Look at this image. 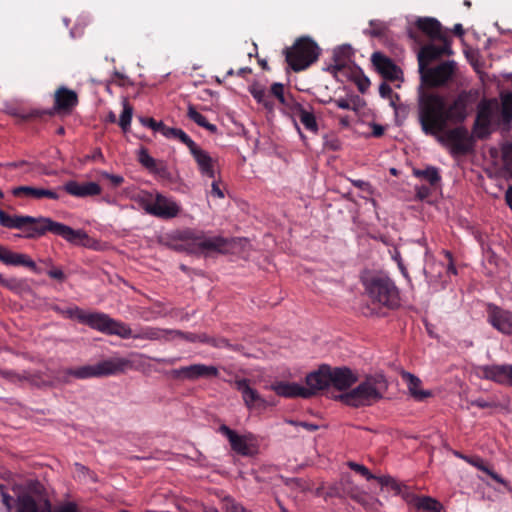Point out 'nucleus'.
Listing matches in <instances>:
<instances>
[{"label":"nucleus","mask_w":512,"mask_h":512,"mask_svg":"<svg viewBox=\"0 0 512 512\" xmlns=\"http://www.w3.org/2000/svg\"><path fill=\"white\" fill-rule=\"evenodd\" d=\"M477 93L461 90L446 98L435 91L421 90L418 96V121L425 135L438 137L451 146L456 155H466L474 148V135L462 124L473 110Z\"/></svg>","instance_id":"nucleus-1"},{"label":"nucleus","mask_w":512,"mask_h":512,"mask_svg":"<svg viewBox=\"0 0 512 512\" xmlns=\"http://www.w3.org/2000/svg\"><path fill=\"white\" fill-rule=\"evenodd\" d=\"M0 225L8 229L25 230L24 238L35 239L45 235L47 232L62 237L71 244H84L88 239L85 231L75 230L68 225L56 222L49 217H32L28 215H9L0 209Z\"/></svg>","instance_id":"nucleus-2"},{"label":"nucleus","mask_w":512,"mask_h":512,"mask_svg":"<svg viewBox=\"0 0 512 512\" xmlns=\"http://www.w3.org/2000/svg\"><path fill=\"white\" fill-rule=\"evenodd\" d=\"M165 244L176 252L187 254H208L211 252L227 253L231 248V241L222 236H207L199 229L183 228L166 234Z\"/></svg>","instance_id":"nucleus-3"},{"label":"nucleus","mask_w":512,"mask_h":512,"mask_svg":"<svg viewBox=\"0 0 512 512\" xmlns=\"http://www.w3.org/2000/svg\"><path fill=\"white\" fill-rule=\"evenodd\" d=\"M131 367V361L122 357H112L94 365L59 368L52 373L53 381L57 384H70L72 379L100 378L123 373Z\"/></svg>","instance_id":"nucleus-4"},{"label":"nucleus","mask_w":512,"mask_h":512,"mask_svg":"<svg viewBox=\"0 0 512 512\" xmlns=\"http://www.w3.org/2000/svg\"><path fill=\"white\" fill-rule=\"evenodd\" d=\"M357 380V375L347 367H331L324 364L306 376V385L313 387L316 395L330 386L339 391L347 390Z\"/></svg>","instance_id":"nucleus-5"},{"label":"nucleus","mask_w":512,"mask_h":512,"mask_svg":"<svg viewBox=\"0 0 512 512\" xmlns=\"http://www.w3.org/2000/svg\"><path fill=\"white\" fill-rule=\"evenodd\" d=\"M386 387L383 375H369L355 388L338 395L336 399L355 408L370 406L382 398V390Z\"/></svg>","instance_id":"nucleus-6"},{"label":"nucleus","mask_w":512,"mask_h":512,"mask_svg":"<svg viewBox=\"0 0 512 512\" xmlns=\"http://www.w3.org/2000/svg\"><path fill=\"white\" fill-rule=\"evenodd\" d=\"M370 300L388 309H396L400 305V292L394 281L384 274H376L364 282Z\"/></svg>","instance_id":"nucleus-7"},{"label":"nucleus","mask_w":512,"mask_h":512,"mask_svg":"<svg viewBox=\"0 0 512 512\" xmlns=\"http://www.w3.org/2000/svg\"><path fill=\"white\" fill-rule=\"evenodd\" d=\"M78 95L74 90L65 86H60L54 92V106L51 109H31L28 112L14 111L12 115L21 121L32 119L45 120L55 115V113H70L78 105Z\"/></svg>","instance_id":"nucleus-8"},{"label":"nucleus","mask_w":512,"mask_h":512,"mask_svg":"<svg viewBox=\"0 0 512 512\" xmlns=\"http://www.w3.org/2000/svg\"><path fill=\"white\" fill-rule=\"evenodd\" d=\"M320 51V47L312 38L302 36L297 38L291 47L285 48L283 53L288 66L299 72L316 62Z\"/></svg>","instance_id":"nucleus-9"},{"label":"nucleus","mask_w":512,"mask_h":512,"mask_svg":"<svg viewBox=\"0 0 512 512\" xmlns=\"http://www.w3.org/2000/svg\"><path fill=\"white\" fill-rule=\"evenodd\" d=\"M63 315L68 318H77L79 322L88 325L106 335H121L124 333L123 326L115 322L108 314L102 312H85L78 307L67 308Z\"/></svg>","instance_id":"nucleus-10"},{"label":"nucleus","mask_w":512,"mask_h":512,"mask_svg":"<svg viewBox=\"0 0 512 512\" xmlns=\"http://www.w3.org/2000/svg\"><path fill=\"white\" fill-rule=\"evenodd\" d=\"M141 206L147 214L163 220L176 218L182 211L177 201L161 193H156L154 197L150 194L149 198L141 201Z\"/></svg>","instance_id":"nucleus-11"},{"label":"nucleus","mask_w":512,"mask_h":512,"mask_svg":"<svg viewBox=\"0 0 512 512\" xmlns=\"http://www.w3.org/2000/svg\"><path fill=\"white\" fill-rule=\"evenodd\" d=\"M457 71V63L454 60L443 61L434 67H425L419 70L423 85L435 88L442 87L453 80Z\"/></svg>","instance_id":"nucleus-12"},{"label":"nucleus","mask_w":512,"mask_h":512,"mask_svg":"<svg viewBox=\"0 0 512 512\" xmlns=\"http://www.w3.org/2000/svg\"><path fill=\"white\" fill-rule=\"evenodd\" d=\"M115 322L123 326L124 333L121 335H117L122 339H140V340H170L174 339L177 336H184V332L180 330H172V329H161L156 327H142L137 333H134L130 326L122 321L116 320Z\"/></svg>","instance_id":"nucleus-13"},{"label":"nucleus","mask_w":512,"mask_h":512,"mask_svg":"<svg viewBox=\"0 0 512 512\" xmlns=\"http://www.w3.org/2000/svg\"><path fill=\"white\" fill-rule=\"evenodd\" d=\"M219 432L227 437L231 449L241 456H253L258 451V446L255 443V438L252 434L239 435L227 425H221Z\"/></svg>","instance_id":"nucleus-14"},{"label":"nucleus","mask_w":512,"mask_h":512,"mask_svg":"<svg viewBox=\"0 0 512 512\" xmlns=\"http://www.w3.org/2000/svg\"><path fill=\"white\" fill-rule=\"evenodd\" d=\"M233 385L237 391L241 393L244 405L248 410L254 409H266L268 406L275 405L274 402H270L263 398L260 393L250 386V380L246 378H236Z\"/></svg>","instance_id":"nucleus-15"},{"label":"nucleus","mask_w":512,"mask_h":512,"mask_svg":"<svg viewBox=\"0 0 512 512\" xmlns=\"http://www.w3.org/2000/svg\"><path fill=\"white\" fill-rule=\"evenodd\" d=\"M438 40L442 42L441 46H437L435 44H428L421 48L418 54L419 70L425 69V67H428L432 61L441 58L443 55L449 56L453 53L451 48V39L449 36L444 37V39Z\"/></svg>","instance_id":"nucleus-16"},{"label":"nucleus","mask_w":512,"mask_h":512,"mask_svg":"<svg viewBox=\"0 0 512 512\" xmlns=\"http://www.w3.org/2000/svg\"><path fill=\"white\" fill-rule=\"evenodd\" d=\"M477 375L500 385L512 387V365H482L477 368Z\"/></svg>","instance_id":"nucleus-17"},{"label":"nucleus","mask_w":512,"mask_h":512,"mask_svg":"<svg viewBox=\"0 0 512 512\" xmlns=\"http://www.w3.org/2000/svg\"><path fill=\"white\" fill-rule=\"evenodd\" d=\"M492 108L488 101L483 100L477 108L472 133L477 139H486L491 134Z\"/></svg>","instance_id":"nucleus-18"},{"label":"nucleus","mask_w":512,"mask_h":512,"mask_svg":"<svg viewBox=\"0 0 512 512\" xmlns=\"http://www.w3.org/2000/svg\"><path fill=\"white\" fill-rule=\"evenodd\" d=\"M487 321L499 332L512 334V311L490 303L487 305Z\"/></svg>","instance_id":"nucleus-19"},{"label":"nucleus","mask_w":512,"mask_h":512,"mask_svg":"<svg viewBox=\"0 0 512 512\" xmlns=\"http://www.w3.org/2000/svg\"><path fill=\"white\" fill-rule=\"evenodd\" d=\"M172 376L174 378H182L187 380H196L199 378H211L217 377L219 374L218 368L215 366H208L205 364H192L189 366H183L179 369L172 370Z\"/></svg>","instance_id":"nucleus-20"},{"label":"nucleus","mask_w":512,"mask_h":512,"mask_svg":"<svg viewBox=\"0 0 512 512\" xmlns=\"http://www.w3.org/2000/svg\"><path fill=\"white\" fill-rule=\"evenodd\" d=\"M269 388L278 396L285 398L302 397L306 399L315 395L313 387H304L297 383H290L285 381L274 382L270 385Z\"/></svg>","instance_id":"nucleus-21"},{"label":"nucleus","mask_w":512,"mask_h":512,"mask_svg":"<svg viewBox=\"0 0 512 512\" xmlns=\"http://www.w3.org/2000/svg\"><path fill=\"white\" fill-rule=\"evenodd\" d=\"M138 162L146 168L150 173L162 179H170L171 174L168 170L167 164L163 160H157L149 155L148 149L141 147L137 153Z\"/></svg>","instance_id":"nucleus-22"},{"label":"nucleus","mask_w":512,"mask_h":512,"mask_svg":"<svg viewBox=\"0 0 512 512\" xmlns=\"http://www.w3.org/2000/svg\"><path fill=\"white\" fill-rule=\"evenodd\" d=\"M0 261L5 265L27 267L34 273L41 272L35 261L27 254L12 252L2 245H0Z\"/></svg>","instance_id":"nucleus-23"},{"label":"nucleus","mask_w":512,"mask_h":512,"mask_svg":"<svg viewBox=\"0 0 512 512\" xmlns=\"http://www.w3.org/2000/svg\"><path fill=\"white\" fill-rule=\"evenodd\" d=\"M60 189L78 198L97 196L102 191L101 186L96 182L79 183L74 180L66 182Z\"/></svg>","instance_id":"nucleus-24"},{"label":"nucleus","mask_w":512,"mask_h":512,"mask_svg":"<svg viewBox=\"0 0 512 512\" xmlns=\"http://www.w3.org/2000/svg\"><path fill=\"white\" fill-rule=\"evenodd\" d=\"M11 193L15 197H27L37 200L42 198L58 200L60 198V195L55 190L33 186H17L11 190Z\"/></svg>","instance_id":"nucleus-25"},{"label":"nucleus","mask_w":512,"mask_h":512,"mask_svg":"<svg viewBox=\"0 0 512 512\" xmlns=\"http://www.w3.org/2000/svg\"><path fill=\"white\" fill-rule=\"evenodd\" d=\"M195 162L197 163L198 169L202 175L207 176L211 179H215V163L216 161L209 155L208 152L196 145L191 151Z\"/></svg>","instance_id":"nucleus-26"},{"label":"nucleus","mask_w":512,"mask_h":512,"mask_svg":"<svg viewBox=\"0 0 512 512\" xmlns=\"http://www.w3.org/2000/svg\"><path fill=\"white\" fill-rule=\"evenodd\" d=\"M371 61L375 66L376 70L384 78L389 80L397 79L398 67L390 58H388L381 52H374L372 54Z\"/></svg>","instance_id":"nucleus-27"},{"label":"nucleus","mask_w":512,"mask_h":512,"mask_svg":"<svg viewBox=\"0 0 512 512\" xmlns=\"http://www.w3.org/2000/svg\"><path fill=\"white\" fill-rule=\"evenodd\" d=\"M351 54V47L348 45L335 49L333 52V64H330L326 68V71L331 73L334 77H338L339 73H342L348 67Z\"/></svg>","instance_id":"nucleus-28"},{"label":"nucleus","mask_w":512,"mask_h":512,"mask_svg":"<svg viewBox=\"0 0 512 512\" xmlns=\"http://www.w3.org/2000/svg\"><path fill=\"white\" fill-rule=\"evenodd\" d=\"M415 24L419 31L433 40L444 39V37L448 36L447 32L443 31L441 23L435 18H418Z\"/></svg>","instance_id":"nucleus-29"},{"label":"nucleus","mask_w":512,"mask_h":512,"mask_svg":"<svg viewBox=\"0 0 512 512\" xmlns=\"http://www.w3.org/2000/svg\"><path fill=\"white\" fill-rule=\"evenodd\" d=\"M410 512H441L442 504L429 496H412Z\"/></svg>","instance_id":"nucleus-30"},{"label":"nucleus","mask_w":512,"mask_h":512,"mask_svg":"<svg viewBox=\"0 0 512 512\" xmlns=\"http://www.w3.org/2000/svg\"><path fill=\"white\" fill-rule=\"evenodd\" d=\"M290 111L299 118L300 122L308 131L314 134L318 133L319 127L313 112L307 111L299 102L294 104V107Z\"/></svg>","instance_id":"nucleus-31"},{"label":"nucleus","mask_w":512,"mask_h":512,"mask_svg":"<svg viewBox=\"0 0 512 512\" xmlns=\"http://www.w3.org/2000/svg\"><path fill=\"white\" fill-rule=\"evenodd\" d=\"M402 378L407 382V386L411 396L417 401H423L428 397L432 396V392L429 390H423L420 388L421 380L415 375L405 372L402 374Z\"/></svg>","instance_id":"nucleus-32"},{"label":"nucleus","mask_w":512,"mask_h":512,"mask_svg":"<svg viewBox=\"0 0 512 512\" xmlns=\"http://www.w3.org/2000/svg\"><path fill=\"white\" fill-rule=\"evenodd\" d=\"M270 95L271 98L275 97L283 106L289 110L294 107V104L298 103L291 94H285L284 85L278 82L271 85Z\"/></svg>","instance_id":"nucleus-33"},{"label":"nucleus","mask_w":512,"mask_h":512,"mask_svg":"<svg viewBox=\"0 0 512 512\" xmlns=\"http://www.w3.org/2000/svg\"><path fill=\"white\" fill-rule=\"evenodd\" d=\"M467 463L471 464L472 466L478 468L479 470L485 472L488 474L494 481L497 483L502 484L504 487L508 488L509 483L503 479L498 473L494 472L493 470L489 469L485 464L481 457L479 456H468V460H466Z\"/></svg>","instance_id":"nucleus-34"},{"label":"nucleus","mask_w":512,"mask_h":512,"mask_svg":"<svg viewBox=\"0 0 512 512\" xmlns=\"http://www.w3.org/2000/svg\"><path fill=\"white\" fill-rule=\"evenodd\" d=\"M164 136L166 138H173L179 140L181 143L186 145L191 151L197 144L191 139V137L179 128L168 127L164 129Z\"/></svg>","instance_id":"nucleus-35"},{"label":"nucleus","mask_w":512,"mask_h":512,"mask_svg":"<svg viewBox=\"0 0 512 512\" xmlns=\"http://www.w3.org/2000/svg\"><path fill=\"white\" fill-rule=\"evenodd\" d=\"M187 116L190 120L194 121L198 126L205 128L211 133H215L217 131V127L214 124L208 122L205 116L199 113L195 106L190 104L188 106Z\"/></svg>","instance_id":"nucleus-36"},{"label":"nucleus","mask_w":512,"mask_h":512,"mask_svg":"<svg viewBox=\"0 0 512 512\" xmlns=\"http://www.w3.org/2000/svg\"><path fill=\"white\" fill-rule=\"evenodd\" d=\"M250 93L253 98L267 110L272 111L274 109V101L271 99L270 92H267L262 87L253 86L250 88Z\"/></svg>","instance_id":"nucleus-37"},{"label":"nucleus","mask_w":512,"mask_h":512,"mask_svg":"<svg viewBox=\"0 0 512 512\" xmlns=\"http://www.w3.org/2000/svg\"><path fill=\"white\" fill-rule=\"evenodd\" d=\"M413 175L417 178H422L426 180L427 182H429L431 186H435L441 180V176L439 175L438 169L433 166H429L423 170L414 169Z\"/></svg>","instance_id":"nucleus-38"},{"label":"nucleus","mask_w":512,"mask_h":512,"mask_svg":"<svg viewBox=\"0 0 512 512\" xmlns=\"http://www.w3.org/2000/svg\"><path fill=\"white\" fill-rule=\"evenodd\" d=\"M342 490L343 493L359 503L365 498V494L348 479L342 483Z\"/></svg>","instance_id":"nucleus-39"},{"label":"nucleus","mask_w":512,"mask_h":512,"mask_svg":"<svg viewBox=\"0 0 512 512\" xmlns=\"http://www.w3.org/2000/svg\"><path fill=\"white\" fill-rule=\"evenodd\" d=\"M133 115V107L128 103L127 100L123 102V111L120 115L119 126L124 132H127L130 128L131 120Z\"/></svg>","instance_id":"nucleus-40"},{"label":"nucleus","mask_w":512,"mask_h":512,"mask_svg":"<svg viewBox=\"0 0 512 512\" xmlns=\"http://www.w3.org/2000/svg\"><path fill=\"white\" fill-rule=\"evenodd\" d=\"M17 512H38L35 500L29 495L19 497Z\"/></svg>","instance_id":"nucleus-41"},{"label":"nucleus","mask_w":512,"mask_h":512,"mask_svg":"<svg viewBox=\"0 0 512 512\" xmlns=\"http://www.w3.org/2000/svg\"><path fill=\"white\" fill-rule=\"evenodd\" d=\"M0 285L11 290L12 292L19 293L25 287V280L17 279V278H4L0 282Z\"/></svg>","instance_id":"nucleus-42"},{"label":"nucleus","mask_w":512,"mask_h":512,"mask_svg":"<svg viewBox=\"0 0 512 512\" xmlns=\"http://www.w3.org/2000/svg\"><path fill=\"white\" fill-rule=\"evenodd\" d=\"M377 480L382 486L390 487L395 494H401L404 486L390 476L378 477Z\"/></svg>","instance_id":"nucleus-43"},{"label":"nucleus","mask_w":512,"mask_h":512,"mask_svg":"<svg viewBox=\"0 0 512 512\" xmlns=\"http://www.w3.org/2000/svg\"><path fill=\"white\" fill-rule=\"evenodd\" d=\"M0 377L6 379L11 383H22L26 376L24 375V371L22 373H19L14 370L1 369Z\"/></svg>","instance_id":"nucleus-44"},{"label":"nucleus","mask_w":512,"mask_h":512,"mask_svg":"<svg viewBox=\"0 0 512 512\" xmlns=\"http://www.w3.org/2000/svg\"><path fill=\"white\" fill-rule=\"evenodd\" d=\"M139 119L144 126L149 127L152 130L160 132L162 135H164V129H166L167 126L163 122H157L155 119L150 117H140Z\"/></svg>","instance_id":"nucleus-45"},{"label":"nucleus","mask_w":512,"mask_h":512,"mask_svg":"<svg viewBox=\"0 0 512 512\" xmlns=\"http://www.w3.org/2000/svg\"><path fill=\"white\" fill-rule=\"evenodd\" d=\"M358 98L357 96H353L350 99L347 98H338V99H332L330 98L327 103H334L338 108L344 109V110H355L354 107V100Z\"/></svg>","instance_id":"nucleus-46"},{"label":"nucleus","mask_w":512,"mask_h":512,"mask_svg":"<svg viewBox=\"0 0 512 512\" xmlns=\"http://www.w3.org/2000/svg\"><path fill=\"white\" fill-rule=\"evenodd\" d=\"M348 467L361 474L363 477H365L367 480H372V479H377L378 477L374 476L369 470L367 467H365L364 465L362 464H358L356 462H353V461H349L348 462Z\"/></svg>","instance_id":"nucleus-47"},{"label":"nucleus","mask_w":512,"mask_h":512,"mask_svg":"<svg viewBox=\"0 0 512 512\" xmlns=\"http://www.w3.org/2000/svg\"><path fill=\"white\" fill-rule=\"evenodd\" d=\"M24 375L27 376L24 378V381L29 382L33 386H36V387L50 386V383L42 380L38 373H30L28 371H24Z\"/></svg>","instance_id":"nucleus-48"},{"label":"nucleus","mask_w":512,"mask_h":512,"mask_svg":"<svg viewBox=\"0 0 512 512\" xmlns=\"http://www.w3.org/2000/svg\"><path fill=\"white\" fill-rule=\"evenodd\" d=\"M371 30L368 32L373 37H381L385 34L386 27L383 23L375 20L370 21Z\"/></svg>","instance_id":"nucleus-49"},{"label":"nucleus","mask_w":512,"mask_h":512,"mask_svg":"<svg viewBox=\"0 0 512 512\" xmlns=\"http://www.w3.org/2000/svg\"><path fill=\"white\" fill-rule=\"evenodd\" d=\"M0 501L5 506L7 511H11L16 503L14 497L4 492L2 489L0 490Z\"/></svg>","instance_id":"nucleus-50"},{"label":"nucleus","mask_w":512,"mask_h":512,"mask_svg":"<svg viewBox=\"0 0 512 512\" xmlns=\"http://www.w3.org/2000/svg\"><path fill=\"white\" fill-rule=\"evenodd\" d=\"M47 275L59 282H64L66 280V275L63 270L59 267L51 266V268L47 271Z\"/></svg>","instance_id":"nucleus-51"},{"label":"nucleus","mask_w":512,"mask_h":512,"mask_svg":"<svg viewBox=\"0 0 512 512\" xmlns=\"http://www.w3.org/2000/svg\"><path fill=\"white\" fill-rule=\"evenodd\" d=\"M178 337L185 339L186 341H189V342L200 341L203 343H207V340L212 338V337L207 336L206 334L196 335L193 333H184V336H178Z\"/></svg>","instance_id":"nucleus-52"},{"label":"nucleus","mask_w":512,"mask_h":512,"mask_svg":"<svg viewBox=\"0 0 512 512\" xmlns=\"http://www.w3.org/2000/svg\"><path fill=\"white\" fill-rule=\"evenodd\" d=\"M207 344L215 347V348H231V344L225 338H211L207 340Z\"/></svg>","instance_id":"nucleus-53"},{"label":"nucleus","mask_w":512,"mask_h":512,"mask_svg":"<svg viewBox=\"0 0 512 512\" xmlns=\"http://www.w3.org/2000/svg\"><path fill=\"white\" fill-rule=\"evenodd\" d=\"M504 161L507 169L512 174V143L508 145L503 151Z\"/></svg>","instance_id":"nucleus-54"},{"label":"nucleus","mask_w":512,"mask_h":512,"mask_svg":"<svg viewBox=\"0 0 512 512\" xmlns=\"http://www.w3.org/2000/svg\"><path fill=\"white\" fill-rule=\"evenodd\" d=\"M101 175L108 179L114 187H118L124 182V178L120 175L109 174L108 172H103Z\"/></svg>","instance_id":"nucleus-55"},{"label":"nucleus","mask_w":512,"mask_h":512,"mask_svg":"<svg viewBox=\"0 0 512 512\" xmlns=\"http://www.w3.org/2000/svg\"><path fill=\"white\" fill-rule=\"evenodd\" d=\"M210 193L214 197H217V198H220V199L224 198V192L220 188V182L219 181L214 180L212 182Z\"/></svg>","instance_id":"nucleus-56"},{"label":"nucleus","mask_w":512,"mask_h":512,"mask_svg":"<svg viewBox=\"0 0 512 512\" xmlns=\"http://www.w3.org/2000/svg\"><path fill=\"white\" fill-rule=\"evenodd\" d=\"M353 186H355L356 188H359L363 191H366L368 193H372V187H371V184L367 181H364V180H352L351 181Z\"/></svg>","instance_id":"nucleus-57"},{"label":"nucleus","mask_w":512,"mask_h":512,"mask_svg":"<svg viewBox=\"0 0 512 512\" xmlns=\"http://www.w3.org/2000/svg\"><path fill=\"white\" fill-rule=\"evenodd\" d=\"M379 93L383 98H390L393 93V90L389 84L383 82L379 86Z\"/></svg>","instance_id":"nucleus-58"},{"label":"nucleus","mask_w":512,"mask_h":512,"mask_svg":"<svg viewBox=\"0 0 512 512\" xmlns=\"http://www.w3.org/2000/svg\"><path fill=\"white\" fill-rule=\"evenodd\" d=\"M288 423L295 425V426H301L311 432L316 431L318 429V425L309 423V422H297V421L289 420Z\"/></svg>","instance_id":"nucleus-59"},{"label":"nucleus","mask_w":512,"mask_h":512,"mask_svg":"<svg viewBox=\"0 0 512 512\" xmlns=\"http://www.w3.org/2000/svg\"><path fill=\"white\" fill-rule=\"evenodd\" d=\"M58 512H78L76 504L68 502L59 507Z\"/></svg>","instance_id":"nucleus-60"},{"label":"nucleus","mask_w":512,"mask_h":512,"mask_svg":"<svg viewBox=\"0 0 512 512\" xmlns=\"http://www.w3.org/2000/svg\"><path fill=\"white\" fill-rule=\"evenodd\" d=\"M429 194H430V190L428 187L421 186V187L417 188V196L419 199L423 200V199L427 198Z\"/></svg>","instance_id":"nucleus-61"},{"label":"nucleus","mask_w":512,"mask_h":512,"mask_svg":"<svg viewBox=\"0 0 512 512\" xmlns=\"http://www.w3.org/2000/svg\"><path fill=\"white\" fill-rule=\"evenodd\" d=\"M228 512H247V510L241 504L232 502L228 506Z\"/></svg>","instance_id":"nucleus-62"},{"label":"nucleus","mask_w":512,"mask_h":512,"mask_svg":"<svg viewBox=\"0 0 512 512\" xmlns=\"http://www.w3.org/2000/svg\"><path fill=\"white\" fill-rule=\"evenodd\" d=\"M472 405L476 406V407H479V408H482V409L492 407V404L490 402H487V401H485L483 399H477V400L473 401Z\"/></svg>","instance_id":"nucleus-63"},{"label":"nucleus","mask_w":512,"mask_h":512,"mask_svg":"<svg viewBox=\"0 0 512 512\" xmlns=\"http://www.w3.org/2000/svg\"><path fill=\"white\" fill-rule=\"evenodd\" d=\"M369 85H370V81L368 78L365 77L364 79H362L358 82V89L360 92L364 93L367 90V88L369 87Z\"/></svg>","instance_id":"nucleus-64"}]
</instances>
